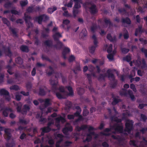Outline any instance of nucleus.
<instances>
[{"instance_id": "nucleus-1", "label": "nucleus", "mask_w": 147, "mask_h": 147, "mask_svg": "<svg viewBox=\"0 0 147 147\" xmlns=\"http://www.w3.org/2000/svg\"><path fill=\"white\" fill-rule=\"evenodd\" d=\"M4 130L5 134L4 135L5 138L7 141L10 139L12 136L11 134V130L10 128H5L3 127L0 126V131Z\"/></svg>"}, {"instance_id": "nucleus-2", "label": "nucleus", "mask_w": 147, "mask_h": 147, "mask_svg": "<svg viewBox=\"0 0 147 147\" xmlns=\"http://www.w3.org/2000/svg\"><path fill=\"white\" fill-rule=\"evenodd\" d=\"M49 19V17L45 14H42L35 17L34 20L39 24H41L43 21L45 22Z\"/></svg>"}, {"instance_id": "nucleus-3", "label": "nucleus", "mask_w": 147, "mask_h": 147, "mask_svg": "<svg viewBox=\"0 0 147 147\" xmlns=\"http://www.w3.org/2000/svg\"><path fill=\"white\" fill-rule=\"evenodd\" d=\"M2 21L3 23L6 25L8 27L10 31L11 32L12 34L15 36H17V34L16 32L15 28H13L11 26V24L10 22L6 18H3L2 19Z\"/></svg>"}, {"instance_id": "nucleus-4", "label": "nucleus", "mask_w": 147, "mask_h": 147, "mask_svg": "<svg viewBox=\"0 0 147 147\" xmlns=\"http://www.w3.org/2000/svg\"><path fill=\"white\" fill-rule=\"evenodd\" d=\"M92 38L94 40L93 43L94 45H92L91 47H89V49L90 52L92 54H93L95 52L96 48L98 46V42L96 36L95 34L92 35Z\"/></svg>"}, {"instance_id": "nucleus-5", "label": "nucleus", "mask_w": 147, "mask_h": 147, "mask_svg": "<svg viewBox=\"0 0 147 147\" xmlns=\"http://www.w3.org/2000/svg\"><path fill=\"white\" fill-rule=\"evenodd\" d=\"M133 123L132 120H127L125 123V131L129 133L133 129Z\"/></svg>"}, {"instance_id": "nucleus-6", "label": "nucleus", "mask_w": 147, "mask_h": 147, "mask_svg": "<svg viewBox=\"0 0 147 147\" xmlns=\"http://www.w3.org/2000/svg\"><path fill=\"white\" fill-rule=\"evenodd\" d=\"M111 127L112 129H114L115 131L119 133H122L123 132V127L122 123L121 125L118 123H115Z\"/></svg>"}, {"instance_id": "nucleus-7", "label": "nucleus", "mask_w": 147, "mask_h": 147, "mask_svg": "<svg viewBox=\"0 0 147 147\" xmlns=\"http://www.w3.org/2000/svg\"><path fill=\"white\" fill-rule=\"evenodd\" d=\"M24 20L26 24L27 28L26 29L28 30L30 27H32L33 26V24L29 21L28 20H30L31 19V17L30 16L27 15L26 13H24Z\"/></svg>"}, {"instance_id": "nucleus-8", "label": "nucleus", "mask_w": 147, "mask_h": 147, "mask_svg": "<svg viewBox=\"0 0 147 147\" xmlns=\"http://www.w3.org/2000/svg\"><path fill=\"white\" fill-rule=\"evenodd\" d=\"M38 94L41 96H44L46 95L47 92H50V90L45 86H43L39 88Z\"/></svg>"}, {"instance_id": "nucleus-9", "label": "nucleus", "mask_w": 147, "mask_h": 147, "mask_svg": "<svg viewBox=\"0 0 147 147\" xmlns=\"http://www.w3.org/2000/svg\"><path fill=\"white\" fill-rule=\"evenodd\" d=\"M52 86L51 89L54 92L57 91L58 88L57 87L58 81L57 79L56 80L50 79L49 80Z\"/></svg>"}, {"instance_id": "nucleus-10", "label": "nucleus", "mask_w": 147, "mask_h": 147, "mask_svg": "<svg viewBox=\"0 0 147 147\" xmlns=\"http://www.w3.org/2000/svg\"><path fill=\"white\" fill-rule=\"evenodd\" d=\"M12 62V59L11 58L8 63V65L5 67L7 69V72L10 75H12L13 74V72H12L11 71L12 68V67L10 65V63H11Z\"/></svg>"}, {"instance_id": "nucleus-11", "label": "nucleus", "mask_w": 147, "mask_h": 147, "mask_svg": "<svg viewBox=\"0 0 147 147\" xmlns=\"http://www.w3.org/2000/svg\"><path fill=\"white\" fill-rule=\"evenodd\" d=\"M9 111L11 112H12L13 110L12 109L9 107H6L3 109V115L4 117H7L8 116V112Z\"/></svg>"}, {"instance_id": "nucleus-12", "label": "nucleus", "mask_w": 147, "mask_h": 147, "mask_svg": "<svg viewBox=\"0 0 147 147\" xmlns=\"http://www.w3.org/2000/svg\"><path fill=\"white\" fill-rule=\"evenodd\" d=\"M55 41L56 42V43L53 45V47L57 50L61 49L63 46V43L59 40Z\"/></svg>"}, {"instance_id": "nucleus-13", "label": "nucleus", "mask_w": 147, "mask_h": 147, "mask_svg": "<svg viewBox=\"0 0 147 147\" xmlns=\"http://www.w3.org/2000/svg\"><path fill=\"white\" fill-rule=\"evenodd\" d=\"M70 52V49L68 47H64L62 52V56L64 59H66L67 58L66 54L69 53Z\"/></svg>"}, {"instance_id": "nucleus-14", "label": "nucleus", "mask_w": 147, "mask_h": 147, "mask_svg": "<svg viewBox=\"0 0 147 147\" xmlns=\"http://www.w3.org/2000/svg\"><path fill=\"white\" fill-rule=\"evenodd\" d=\"M90 10V13L92 14H94L97 13L98 11L95 5H92L89 8Z\"/></svg>"}, {"instance_id": "nucleus-15", "label": "nucleus", "mask_w": 147, "mask_h": 147, "mask_svg": "<svg viewBox=\"0 0 147 147\" xmlns=\"http://www.w3.org/2000/svg\"><path fill=\"white\" fill-rule=\"evenodd\" d=\"M111 70L110 69L107 70V76L109 78H111L112 81H115V77L113 73H111Z\"/></svg>"}, {"instance_id": "nucleus-16", "label": "nucleus", "mask_w": 147, "mask_h": 147, "mask_svg": "<svg viewBox=\"0 0 147 147\" xmlns=\"http://www.w3.org/2000/svg\"><path fill=\"white\" fill-rule=\"evenodd\" d=\"M144 29H142V26H139L138 28L136 29L135 32V35L136 36H137L138 34H141L142 33L144 32Z\"/></svg>"}, {"instance_id": "nucleus-17", "label": "nucleus", "mask_w": 147, "mask_h": 147, "mask_svg": "<svg viewBox=\"0 0 147 147\" xmlns=\"http://www.w3.org/2000/svg\"><path fill=\"white\" fill-rule=\"evenodd\" d=\"M3 50L5 54L11 58L12 56V53L9 47L5 48L3 47Z\"/></svg>"}, {"instance_id": "nucleus-18", "label": "nucleus", "mask_w": 147, "mask_h": 147, "mask_svg": "<svg viewBox=\"0 0 147 147\" xmlns=\"http://www.w3.org/2000/svg\"><path fill=\"white\" fill-rule=\"evenodd\" d=\"M107 38L110 42H113L114 41L115 42L117 40L116 36H115L113 37L111 34L110 33H109L107 34Z\"/></svg>"}, {"instance_id": "nucleus-19", "label": "nucleus", "mask_w": 147, "mask_h": 147, "mask_svg": "<svg viewBox=\"0 0 147 147\" xmlns=\"http://www.w3.org/2000/svg\"><path fill=\"white\" fill-rule=\"evenodd\" d=\"M112 98H113V101L111 102V104L113 105H115L119 102L121 101V100L120 99L117 98L115 97L113 95L112 96Z\"/></svg>"}, {"instance_id": "nucleus-20", "label": "nucleus", "mask_w": 147, "mask_h": 147, "mask_svg": "<svg viewBox=\"0 0 147 147\" xmlns=\"http://www.w3.org/2000/svg\"><path fill=\"white\" fill-rule=\"evenodd\" d=\"M87 31L85 29H83L80 34L81 38L84 39L87 35Z\"/></svg>"}, {"instance_id": "nucleus-21", "label": "nucleus", "mask_w": 147, "mask_h": 147, "mask_svg": "<svg viewBox=\"0 0 147 147\" xmlns=\"http://www.w3.org/2000/svg\"><path fill=\"white\" fill-rule=\"evenodd\" d=\"M44 43L45 45L49 47H53V41L51 40H48L45 41Z\"/></svg>"}, {"instance_id": "nucleus-22", "label": "nucleus", "mask_w": 147, "mask_h": 147, "mask_svg": "<svg viewBox=\"0 0 147 147\" xmlns=\"http://www.w3.org/2000/svg\"><path fill=\"white\" fill-rule=\"evenodd\" d=\"M44 102V107L42 108L41 107H40V109L41 110H43V109L47 107L48 106L51 105V103L50 102V99L49 98H46L45 99Z\"/></svg>"}, {"instance_id": "nucleus-23", "label": "nucleus", "mask_w": 147, "mask_h": 147, "mask_svg": "<svg viewBox=\"0 0 147 147\" xmlns=\"http://www.w3.org/2000/svg\"><path fill=\"white\" fill-rule=\"evenodd\" d=\"M56 122L57 123H59L61 121L62 123H64L66 121L65 119L61 116L55 118Z\"/></svg>"}, {"instance_id": "nucleus-24", "label": "nucleus", "mask_w": 147, "mask_h": 147, "mask_svg": "<svg viewBox=\"0 0 147 147\" xmlns=\"http://www.w3.org/2000/svg\"><path fill=\"white\" fill-rule=\"evenodd\" d=\"M62 37L61 34L59 32H57L53 35V37L54 41L59 40V38Z\"/></svg>"}, {"instance_id": "nucleus-25", "label": "nucleus", "mask_w": 147, "mask_h": 147, "mask_svg": "<svg viewBox=\"0 0 147 147\" xmlns=\"http://www.w3.org/2000/svg\"><path fill=\"white\" fill-rule=\"evenodd\" d=\"M66 88H67L69 91V93L68 94V95L69 96H73L74 95V92L72 88L70 86H66Z\"/></svg>"}, {"instance_id": "nucleus-26", "label": "nucleus", "mask_w": 147, "mask_h": 147, "mask_svg": "<svg viewBox=\"0 0 147 147\" xmlns=\"http://www.w3.org/2000/svg\"><path fill=\"white\" fill-rule=\"evenodd\" d=\"M121 22L123 23H126L127 24H130L131 22L130 19L128 17L123 18L121 20Z\"/></svg>"}, {"instance_id": "nucleus-27", "label": "nucleus", "mask_w": 147, "mask_h": 147, "mask_svg": "<svg viewBox=\"0 0 147 147\" xmlns=\"http://www.w3.org/2000/svg\"><path fill=\"white\" fill-rule=\"evenodd\" d=\"M75 2V4L73 8L76 9H78L81 7L79 3V2H80V1L79 0H73Z\"/></svg>"}, {"instance_id": "nucleus-28", "label": "nucleus", "mask_w": 147, "mask_h": 147, "mask_svg": "<svg viewBox=\"0 0 147 147\" xmlns=\"http://www.w3.org/2000/svg\"><path fill=\"white\" fill-rule=\"evenodd\" d=\"M63 135L62 134H57L56 137L60 138L59 140H58L57 143H61L63 140Z\"/></svg>"}, {"instance_id": "nucleus-29", "label": "nucleus", "mask_w": 147, "mask_h": 147, "mask_svg": "<svg viewBox=\"0 0 147 147\" xmlns=\"http://www.w3.org/2000/svg\"><path fill=\"white\" fill-rule=\"evenodd\" d=\"M20 49L23 52L28 53L29 51V49L27 46L22 45L20 48Z\"/></svg>"}, {"instance_id": "nucleus-30", "label": "nucleus", "mask_w": 147, "mask_h": 147, "mask_svg": "<svg viewBox=\"0 0 147 147\" xmlns=\"http://www.w3.org/2000/svg\"><path fill=\"white\" fill-rule=\"evenodd\" d=\"M49 68L50 70H47L46 73L49 76H50L54 73V70L53 68L51 66H49Z\"/></svg>"}, {"instance_id": "nucleus-31", "label": "nucleus", "mask_w": 147, "mask_h": 147, "mask_svg": "<svg viewBox=\"0 0 147 147\" xmlns=\"http://www.w3.org/2000/svg\"><path fill=\"white\" fill-rule=\"evenodd\" d=\"M107 76V74H100L98 78V80H105V78Z\"/></svg>"}, {"instance_id": "nucleus-32", "label": "nucleus", "mask_w": 147, "mask_h": 147, "mask_svg": "<svg viewBox=\"0 0 147 147\" xmlns=\"http://www.w3.org/2000/svg\"><path fill=\"white\" fill-rule=\"evenodd\" d=\"M0 94L1 95H8L9 93L7 90L3 88L0 90Z\"/></svg>"}, {"instance_id": "nucleus-33", "label": "nucleus", "mask_w": 147, "mask_h": 147, "mask_svg": "<svg viewBox=\"0 0 147 147\" xmlns=\"http://www.w3.org/2000/svg\"><path fill=\"white\" fill-rule=\"evenodd\" d=\"M65 109L69 110L72 106V103L70 101H67L65 102Z\"/></svg>"}, {"instance_id": "nucleus-34", "label": "nucleus", "mask_w": 147, "mask_h": 147, "mask_svg": "<svg viewBox=\"0 0 147 147\" xmlns=\"http://www.w3.org/2000/svg\"><path fill=\"white\" fill-rule=\"evenodd\" d=\"M104 22L106 24H109V28H110L111 27L113 26V24L111 22L109 19L108 20L106 18H105L104 20Z\"/></svg>"}, {"instance_id": "nucleus-35", "label": "nucleus", "mask_w": 147, "mask_h": 147, "mask_svg": "<svg viewBox=\"0 0 147 147\" xmlns=\"http://www.w3.org/2000/svg\"><path fill=\"white\" fill-rule=\"evenodd\" d=\"M15 61L17 63L20 65H22L23 63V60L20 57H18L16 58Z\"/></svg>"}, {"instance_id": "nucleus-36", "label": "nucleus", "mask_w": 147, "mask_h": 147, "mask_svg": "<svg viewBox=\"0 0 147 147\" xmlns=\"http://www.w3.org/2000/svg\"><path fill=\"white\" fill-rule=\"evenodd\" d=\"M128 94L129 95L131 100L132 101L134 100L135 97L132 90H129L128 91Z\"/></svg>"}, {"instance_id": "nucleus-37", "label": "nucleus", "mask_w": 147, "mask_h": 147, "mask_svg": "<svg viewBox=\"0 0 147 147\" xmlns=\"http://www.w3.org/2000/svg\"><path fill=\"white\" fill-rule=\"evenodd\" d=\"M13 5V2L9 1L5 3L4 5V7L6 8L9 9L11 7V5Z\"/></svg>"}, {"instance_id": "nucleus-38", "label": "nucleus", "mask_w": 147, "mask_h": 147, "mask_svg": "<svg viewBox=\"0 0 147 147\" xmlns=\"http://www.w3.org/2000/svg\"><path fill=\"white\" fill-rule=\"evenodd\" d=\"M40 130H43V131H44V132L47 133L51 131V129L50 127H44L41 128Z\"/></svg>"}, {"instance_id": "nucleus-39", "label": "nucleus", "mask_w": 147, "mask_h": 147, "mask_svg": "<svg viewBox=\"0 0 147 147\" xmlns=\"http://www.w3.org/2000/svg\"><path fill=\"white\" fill-rule=\"evenodd\" d=\"M77 90L78 91V93L79 95H82L84 92V90L83 88L78 87L77 88Z\"/></svg>"}, {"instance_id": "nucleus-40", "label": "nucleus", "mask_w": 147, "mask_h": 147, "mask_svg": "<svg viewBox=\"0 0 147 147\" xmlns=\"http://www.w3.org/2000/svg\"><path fill=\"white\" fill-rule=\"evenodd\" d=\"M22 104L19 102L17 104L16 109L18 112L21 113L22 110Z\"/></svg>"}, {"instance_id": "nucleus-41", "label": "nucleus", "mask_w": 147, "mask_h": 147, "mask_svg": "<svg viewBox=\"0 0 147 147\" xmlns=\"http://www.w3.org/2000/svg\"><path fill=\"white\" fill-rule=\"evenodd\" d=\"M57 9V7L55 6H53V8H49L48 9V12L50 13H52Z\"/></svg>"}, {"instance_id": "nucleus-42", "label": "nucleus", "mask_w": 147, "mask_h": 147, "mask_svg": "<svg viewBox=\"0 0 147 147\" xmlns=\"http://www.w3.org/2000/svg\"><path fill=\"white\" fill-rule=\"evenodd\" d=\"M119 94L121 96L124 95L126 96L127 94V90L124 88H122L121 91H120Z\"/></svg>"}, {"instance_id": "nucleus-43", "label": "nucleus", "mask_w": 147, "mask_h": 147, "mask_svg": "<svg viewBox=\"0 0 147 147\" xmlns=\"http://www.w3.org/2000/svg\"><path fill=\"white\" fill-rule=\"evenodd\" d=\"M79 12L80 11L78 9L73 8V13L74 18L76 17L77 14L79 13Z\"/></svg>"}, {"instance_id": "nucleus-44", "label": "nucleus", "mask_w": 147, "mask_h": 147, "mask_svg": "<svg viewBox=\"0 0 147 147\" xmlns=\"http://www.w3.org/2000/svg\"><path fill=\"white\" fill-rule=\"evenodd\" d=\"M20 4L22 7H25L28 4L27 0L21 1L20 2Z\"/></svg>"}, {"instance_id": "nucleus-45", "label": "nucleus", "mask_w": 147, "mask_h": 147, "mask_svg": "<svg viewBox=\"0 0 147 147\" xmlns=\"http://www.w3.org/2000/svg\"><path fill=\"white\" fill-rule=\"evenodd\" d=\"M11 90H13L16 91H17L20 89L19 87L17 85H14L10 87Z\"/></svg>"}, {"instance_id": "nucleus-46", "label": "nucleus", "mask_w": 147, "mask_h": 147, "mask_svg": "<svg viewBox=\"0 0 147 147\" xmlns=\"http://www.w3.org/2000/svg\"><path fill=\"white\" fill-rule=\"evenodd\" d=\"M64 16L67 17H72V15L71 13H69L67 11H65L64 13H63Z\"/></svg>"}, {"instance_id": "nucleus-47", "label": "nucleus", "mask_w": 147, "mask_h": 147, "mask_svg": "<svg viewBox=\"0 0 147 147\" xmlns=\"http://www.w3.org/2000/svg\"><path fill=\"white\" fill-rule=\"evenodd\" d=\"M26 11L29 13H31L34 12V7L33 6H29L26 9Z\"/></svg>"}, {"instance_id": "nucleus-48", "label": "nucleus", "mask_w": 147, "mask_h": 147, "mask_svg": "<svg viewBox=\"0 0 147 147\" xmlns=\"http://www.w3.org/2000/svg\"><path fill=\"white\" fill-rule=\"evenodd\" d=\"M121 49L122 52L124 54H127L129 51V49L124 48H121Z\"/></svg>"}, {"instance_id": "nucleus-49", "label": "nucleus", "mask_w": 147, "mask_h": 147, "mask_svg": "<svg viewBox=\"0 0 147 147\" xmlns=\"http://www.w3.org/2000/svg\"><path fill=\"white\" fill-rule=\"evenodd\" d=\"M80 70L81 69L80 66L77 65L76 67L73 70V71L75 74H77V71H80Z\"/></svg>"}, {"instance_id": "nucleus-50", "label": "nucleus", "mask_w": 147, "mask_h": 147, "mask_svg": "<svg viewBox=\"0 0 147 147\" xmlns=\"http://www.w3.org/2000/svg\"><path fill=\"white\" fill-rule=\"evenodd\" d=\"M97 26L96 24H94L91 27L90 29L91 31L94 32L95 30L97 29Z\"/></svg>"}, {"instance_id": "nucleus-51", "label": "nucleus", "mask_w": 147, "mask_h": 147, "mask_svg": "<svg viewBox=\"0 0 147 147\" xmlns=\"http://www.w3.org/2000/svg\"><path fill=\"white\" fill-rule=\"evenodd\" d=\"M57 92L55 93H56V96L58 99H61L64 98L63 96L59 92Z\"/></svg>"}, {"instance_id": "nucleus-52", "label": "nucleus", "mask_w": 147, "mask_h": 147, "mask_svg": "<svg viewBox=\"0 0 147 147\" xmlns=\"http://www.w3.org/2000/svg\"><path fill=\"white\" fill-rule=\"evenodd\" d=\"M141 51L144 54L145 57L147 58V49L142 47L140 49Z\"/></svg>"}, {"instance_id": "nucleus-53", "label": "nucleus", "mask_w": 147, "mask_h": 147, "mask_svg": "<svg viewBox=\"0 0 147 147\" xmlns=\"http://www.w3.org/2000/svg\"><path fill=\"white\" fill-rule=\"evenodd\" d=\"M89 83L90 84L92 82L91 75L90 74H86Z\"/></svg>"}, {"instance_id": "nucleus-54", "label": "nucleus", "mask_w": 147, "mask_h": 147, "mask_svg": "<svg viewBox=\"0 0 147 147\" xmlns=\"http://www.w3.org/2000/svg\"><path fill=\"white\" fill-rule=\"evenodd\" d=\"M73 0H70L69 2L67 4L65 5V6H67L68 7H71L73 3Z\"/></svg>"}, {"instance_id": "nucleus-55", "label": "nucleus", "mask_w": 147, "mask_h": 147, "mask_svg": "<svg viewBox=\"0 0 147 147\" xmlns=\"http://www.w3.org/2000/svg\"><path fill=\"white\" fill-rule=\"evenodd\" d=\"M114 53H110L107 55V58L110 60H112L113 59Z\"/></svg>"}, {"instance_id": "nucleus-56", "label": "nucleus", "mask_w": 147, "mask_h": 147, "mask_svg": "<svg viewBox=\"0 0 147 147\" xmlns=\"http://www.w3.org/2000/svg\"><path fill=\"white\" fill-rule=\"evenodd\" d=\"M112 44H110L107 50V51L108 53H109L111 52L112 50Z\"/></svg>"}, {"instance_id": "nucleus-57", "label": "nucleus", "mask_w": 147, "mask_h": 147, "mask_svg": "<svg viewBox=\"0 0 147 147\" xmlns=\"http://www.w3.org/2000/svg\"><path fill=\"white\" fill-rule=\"evenodd\" d=\"M19 122L21 124H24L25 125H27L28 124V122L26 121L25 120L23 119H20Z\"/></svg>"}, {"instance_id": "nucleus-58", "label": "nucleus", "mask_w": 147, "mask_h": 147, "mask_svg": "<svg viewBox=\"0 0 147 147\" xmlns=\"http://www.w3.org/2000/svg\"><path fill=\"white\" fill-rule=\"evenodd\" d=\"M135 76V72L134 70H132L131 72V74L129 75V78L130 79Z\"/></svg>"}, {"instance_id": "nucleus-59", "label": "nucleus", "mask_w": 147, "mask_h": 147, "mask_svg": "<svg viewBox=\"0 0 147 147\" xmlns=\"http://www.w3.org/2000/svg\"><path fill=\"white\" fill-rule=\"evenodd\" d=\"M72 143V142L71 141H67L64 143V145L65 147H68L70 146Z\"/></svg>"}, {"instance_id": "nucleus-60", "label": "nucleus", "mask_w": 147, "mask_h": 147, "mask_svg": "<svg viewBox=\"0 0 147 147\" xmlns=\"http://www.w3.org/2000/svg\"><path fill=\"white\" fill-rule=\"evenodd\" d=\"M141 119L144 122H145L147 119V117L146 115L143 114H141L140 115Z\"/></svg>"}, {"instance_id": "nucleus-61", "label": "nucleus", "mask_w": 147, "mask_h": 147, "mask_svg": "<svg viewBox=\"0 0 147 147\" xmlns=\"http://www.w3.org/2000/svg\"><path fill=\"white\" fill-rule=\"evenodd\" d=\"M89 113L88 110L86 109H84L83 110V115L84 116H86Z\"/></svg>"}, {"instance_id": "nucleus-62", "label": "nucleus", "mask_w": 147, "mask_h": 147, "mask_svg": "<svg viewBox=\"0 0 147 147\" xmlns=\"http://www.w3.org/2000/svg\"><path fill=\"white\" fill-rule=\"evenodd\" d=\"M75 59V57L73 55H71L68 58V61L69 62H71L73 61Z\"/></svg>"}, {"instance_id": "nucleus-63", "label": "nucleus", "mask_w": 147, "mask_h": 147, "mask_svg": "<svg viewBox=\"0 0 147 147\" xmlns=\"http://www.w3.org/2000/svg\"><path fill=\"white\" fill-rule=\"evenodd\" d=\"M123 59L128 62H129L131 60V57L127 55L123 58Z\"/></svg>"}, {"instance_id": "nucleus-64", "label": "nucleus", "mask_w": 147, "mask_h": 147, "mask_svg": "<svg viewBox=\"0 0 147 147\" xmlns=\"http://www.w3.org/2000/svg\"><path fill=\"white\" fill-rule=\"evenodd\" d=\"M15 145L13 142L8 143L6 144V147H13Z\"/></svg>"}]
</instances>
